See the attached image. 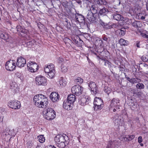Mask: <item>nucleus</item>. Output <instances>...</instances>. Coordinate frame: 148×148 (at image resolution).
Instances as JSON below:
<instances>
[{"label": "nucleus", "mask_w": 148, "mask_h": 148, "mask_svg": "<svg viewBox=\"0 0 148 148\" xmlns=\"http://www.w3.org/2000/svg\"><path fill=\"white\" fill-rule=\"evenodd\" d=\"M33 100L35 105L39 108H45L47 106L48 103L47 97L42 94L35 95L34 97Z\"/></svg>", "instance_id": "nucleus-1"}, {"label": "nucleus", "mask_w": 148, "mask_h": 148, "mask_svg": "<svg viewBox=\"0 0 148 148\" xmlns=\"http://www.w3.org/2000/svg\"><path fill=\"white\" fill-rule=\"evenodd\" d=\"M45 108L42 112L44 117L48 120L53 119L56 116L54 110L51 108Z\"/></svg>", "instance_id": "nucleus-2"}, {"label": "nucleus", "mask_w": 148, "mask_h": 148, "mask_svg": "<svg viewBox=\"0 0 148 148\" xmlns=\"http://www.w3.org/2000/svg\"><path fill=\"white\" fill-rule=\"evenodd\" d=\"M44 70L49 78L51 79L54 77L56 71L55 66L53 64H50L47 66H45Z\"/></svg>", "instance_id": "nucleus-3"}, {"label": "nucleus", "mask_w": 148, "mask_h": 148, "mask_svg": "<svg viewBox=\"0 0 148 148\" xmlns=\"http://www.w3.org/2000/svg\"><path fill=\"white\" fill-rule=\"evenodd\" d=\"M94 110H100L103 107V100L100 98L95 97L93 102Z\"/></svg>", "instance_id": "nucleus-4"}, {"label": "nucleus", "mask_w": 148, "mask_h": 148, "mask_svg": "<svg viewBox=\"0 0 148 148\" xmlns=\"http://www.w3.org/2000/svg\"><path fill=\"white\" fill-rule=\"evenodd\" d=\"M35 83L38 85L45 86L47 85V80L42 76H40L36 77L35 79Z\"/></svg>", "instance_id": "nucleus-5"}, {"label": "nucleus", "mask_w": 148, "mask_h": 148, "mask_svg": "<svg viewBox=\"0 0 148 148\" xmlns=\"http://www.w3.org/2000/svg\"><path fill=\"white\" fill-rule=\"evenodd\" d=\"M83 87L79 85H76L74 86L71 88V92L77 96L80 95L83 91Z\"/></svg>", "instance_id": "nucleus-6"}, {"label": "nucleus", "mask_w": 148, "mask_h": 148, "mask_svg": "<svg viewBox=\"0 0 148 148\" xmlns=\"http://www.w3.org/2000/svg\"><path fill=\"white\" fill-rule=\"evenodd\" d=\"M14 60H10L6 62L5 66L6 69L10 71H12L15 69L16 66Z\"/></svg>", "instance_id": "nucleus-7"}, {"label": "nucleus", "mask_w": 148, "mask_h": 148, "mask_svg": "<svg viewBox=\"0 0 148 148\" xmlns=\"http://www.w3.org/2000/svg\"><path fill=\"white\" fill-rule=\"evenodd\" d=\"M28 70L32 72H36L38 69V66L35 62L30 61L27 64Z\"/></svg>", "instance_id": "nucleus-8"}, {"label": "nucleus", "mask_w": 148, "mask_h": 148, "mask_svg": "<svg viewBox=\"0 0 148 148\" xmlns=\"http://www.w3.org/2000/svg\"><path fill=\"white\" fill-rule=\"evenodd\" d=\"M88 86L90 88L92 94H96L99 92L98 88L95 82H90L88 84Z\"/></svg>", "instance_id": "nucleus-9"}, {"label": "nucleus", "mask_w": 148, "mask_h": 148, "mask_svg": "<svg viewBox=\"0 0 148 148\" xmlns=\"http://www.w3.org/2000/svg\"><path fill=\"white\" fill-rule=\"evenodd\" d=\"M8 106L12 108L18 109L20 108V103L18 101H11L9 103Z\"/></svg>", "instance_id": "nucleus-10"}, {"label": "nucleus", "mask_w": 148, "mask_h": 148, "mask_svg": "<svg viewBox=\"0 0 148 148\" xmlns=\"http://www.w3.org/2000/svg\"><path fill=\"white\" fill-rule=\"evenodd\" d=\"M26 64V60L22 57H19L17 59L16 65L19 67H24Z\"/></svg>", "instance_id": "nucleus-11"}, {"label": "nucleus", "mask_w": 148, "mask_h": 148, "mask_svg": "<svg viewBox=\"0 0 148 148\" xmlns=\"http://www.w3.org/2000/svg\"><path fill=\"white\" fill-rule=\"evenodd\" d=\"M73 104L71 103L69 101L66 100L64 101L63 103L64 108L67 110H70L72 109Z\"/></svg>", "instance_id": "nucleus-12"}, {"label": "nucleus", "mask_w": 148, "mask_h": 148, "mask_svg": "<svg viewBox=\"0 0 148 148\" xmlns=\"http://www.w3.org/2000/svg\"><path fill=\"white\" fill-rule=\"evenodd\" d=\"M67 138V137L64 136L58 135L56 136L55 138V140L57 143L64 142L66 141L65 138Z\"/></svg>", "instance_id": "nucleus-13"}, {"label": "nucleus", "mask_w": 148, "mask_h": 148, "mask_svg": "<svg viewBox=\"0 0 148 148\" xmlns=\"http://www.w3.org/2000/svg\"><path fill=\"white\" fill-rule=\"evenodd\" d=\"M59 95L56 92H53L50 95V98L53 102L57 101L59 100Z\"/></svg>", "instance_id": "nucleus-14"}, {"label": "nucleus", "mask_w": 148, "mask_h": 148, "mask_svg": "<svg viewBox=\"0 0 148 148\" xmlns=\"http://www.w3.org/2000/svg\"><path fill=\"white\" fill-rule=\"evenodd\" d=\"M90 97L88 96H85V97L82 98L79 102L82 106H84L88 103V101L90 100Z\"/></svg>", "instance_id": "nucleus-15"}, {"label": "nucleus", "mask_w": 148, "mask_h": 148, "mask_svg": "<svg viewBox=\"0 0 148 148\" xmlns=\"http://www.w3.org/2000/svg\"><path fill=\"white\" fill-rule=\"evenodd\" d=\"M93 13L94 12H92L91 11H89L87 15V19L91 23L94 22L95 19Z\"/></svg>", "instance_id": "nucleus-16"}, {"label": "nucleus", "mask_w": 148, "mask_h": 148, "mask_svg": "<svg viewBox=\"0 0 148 148\" xmlns=\"http://www.w3.org/2000/svg\"><path fill=\"white\" fill-rule=\"evenodd\" d=\"M119 103V99L115 98L113 99L111 101L110 106L111 107H116L118 106L117 104Z\"/></svg>", "instance_id": "nucleus-17"}, {"label": "nucleus", "mask_w": 148, "mask_h": 148, "mask_svg": "<svg viewBox=\"0 0 148 148\" xmlns=\"http://www.w3.org/2000/svg\"><path fill=\"white\" fill-rule=\"evenodd\" d=\"M113 18L114 19L118 21H125L123 17L118 14H113Z\"/></svg>", "instance_id": "nucleus-18"}, {"label": "nucleus", "mask_w": 148, "mask_h": 148, "mask_svg": "<svg viewBox=\"0 0 148 148\" xmlns=\"http://www.w3.org/2000/svg\"><path fill=\"white\" fill-rule=\"evenodd\" d=\"M0 37L5 40H7L9 38V36L7 33L1 31H0Z\"/></svg>", "instance_id": "nucleus-19"}, {"label": "nucleus", "mask_w": 148, "mask_h": 148, "mask_svg": "<svg viewBox=\"0 0 148 148\" xmlns=\"http://www.w3.org/2000/svg\"><path fill=\"white\" fill-rule=\"evenodd\" d=\"M75 19L79 23H82L84 21L83 16L79 14H77L75 15Z\"/></svg>", "instance_id": "nucleus-20"}, {"label": "nucleus", "mask_w": 148, "mask_h": 148, "mask_svg": "<svg viewBox=\"0 0 148 148\" xmlns=\"http://www.w3.org/2000/svg\"><path fill=\"white\" fill-rule=\"evenodd\" d=\"M76 99V97L73 94L70 95L68 96L66 100L73 104Z\"/></svg>", "instance_id": "nucleus-21"}, {"label": "nucleus", "mask_w": 148, "mask_h": 148, "mask_svg": "<svg viewBox=\"0 0 148 148\" xmlns=\"http://www.w3.org/2000/svg\"><path fill=\"white\" fill-rule=\"evenodd\" d=\"M115 124L118 126L121 125L123 123V121L121 119V117H118V118L115 120Z\"/></svg>", "instance_id": "nucleus-22"}, {"label": "nucleus", "mask_w": 148, "mask_h": 148, "mask_svg": "<svg viewBox=\"0 0 148 148\" xmlns=\"http://www.w3.org/2000/svg\"><path fill=\"white\" fill-rule=\"evenodd\" d=\"M132 25L135 27H140L142 26V24L140 22L138 21H134L132 22Z\"/></svg>", "instance_id": "nucleus-23"}, {"label": "nucleus", "mask_w": 148, "mask_h": 148, "mask_svg": "<svg viewBox=\"0 0 148 148\" xmlns=\"http://www.w3.org/2000/svg\"><path fill=\"white\" fill-rule=\"evenodd\" d=\"M59 84L60 86L61 87L65 86L66 85V82L63 77H61L60 79Z\"/></svg>", "instance_id": "nucleus-24"}, {"label": "nucleus", "mask_w": 148, "mask_h": 148, "mask_svg": "<svg viewBox=\"0 0 148 148\" xmlns=\"http://www.w3.org/2000/svg\"><path fill=\"white\" fill-rule=\"evenodd\" d=\"M116 26L115 24H112V23H109L108 24H106L105 25L103 26V27L106 29H108L115 27Z\"/></svg>", "instance_id": "nucleus-25"}, {"label": "nucleus", "mask_w": 148, "mask_h": 148, "mask_svg": "<svg viewBox=\"0 0 148 148\" xmlns=\"http://www.w3.org/2000/svg\"><path fill=\"white\" fill-rule=\"evenodd\" d=\"M119 42L121 45H127L129 44L128 41L123 38H121L119 40Z\"/></svg>", "instance_id": "nucleus-26"}, {"label": "nucleus", "mask_w": 148, "mask_h": 148, "mask_svg": "<svg viewBox=\"0 0 148 148\" xmlns=\"http://www.w3.org/2000/svg\"><path fill=\"white\" fill-rule=\"evenodd\" d=\"M34 43L35 41L34 40H28V42H26V45L29 48H31Z\"/></svg>", "instance_id": "nucleus-27"}, {"label": "nucleus", "mask_w": 148, "mask_h": 148, "mask_svg": "<svg viewBox=\"0 0 148 148\" xmlns=\"http://www.w3.org/2000/svg\"><path fill=\"white\" fill-rule=\"evenodd\" d=\"M95 3L100 5H106V2L105 0H95Z\"/></svg>", "instance_id": "nucleus-28"}, {"label": "nucleus", "mask_w": 148, "mask_h": 148, "mask_svg": "<svg viewBox=\"0 0 148 148\" xmlns=\"http://www.w3.org/2000/svg\"><path fill=\"white\" fill-rule=\"evenodd\" d=\"M10 86V88L13 90L14 91H16V89L17 88V86L16 83L12 82V83H11Z\"/></svg>", "instance_id": "nucleus-29"}, {"label": "nucleus", "mask_w": 148, "mask_h": 148, "mask_svg": "<svg viewBox=\"0 0 148 148\" xmlns=\"http://www.w3.org/2000/svg\"><path fill=\"white\" fill-rule=\"evenodd\" d=\"M120 139L123 141H129L127 135H122L120 137Z\"/></svg>", "instance_id": "nucleus-30"}, {"label": "nucleus", "mask_w": 148, "mask_h": 148, "mask_svg": "<svg viewBox=\"0 0 148 148\" xmlns=\"http://www.w3.org/2000/svg\"><path fill=\"white\" fill-rule=\"evenodd\" d=\"M38 139L39 142L41 143H43L45 142V139L44 136L42 135H40L38 136Z\"/></svg>", "instance_id": "nucleus-31"}, {"label": "nucleus", "mask_w": 148, "mask_h": 148, "mask_svg": "<svg viewBox=\"0 0 148 148\" xmlns=\"http://www.w3.org/2000/svg\"><path fill=\"white\" fill-rule=\"evenodd\" d=\"M131 82V83L135 84L140 82V79L138 78H132Z\"/></svg>", "instance_id": "nucleus-32"}, {"label": "nucleus", "mask_w": 148, "mask_h": 148, "mask_svg": "<svg viewBox=\"0 0 148 148\" xmlns=\"http://www.w3.org/2000/svg\"><path fill=\"white\" fill-rule=\"evenodd\" d=\"M104 91L108 94L110 93L111 91V89L110 88L107 86H105L104 89Z\"/></svg>", "instance_id": "nucleus-33"}, {"label": "nucleus", "mask_w": 148, "mask_h": 148, "mask_svg": "<svg viewBox=\"0 0 148 148\" xmlns=\"http://www.w3.org/2000/svg\"><path fill=\"white\" fill-rule=\"evenodd\" d=\"M144 87V85L142 83H138L136 85V88L139 89H143Z\"/></svg>", "instance_id": "nucleus-34"}, {"label": "nucleus", "mask_w": 148, "mask_h": 148, "mask_svg": "<svg viewBox=\"0 0 148 148\" xmlns=\"http://www.w3.org/2000/svg\"><path fill=\"white\" fill-rule=\"evenodd\" d=\"M8 130V129H6L2 133V136L3 137H5L4 136H6L7 135L12 134L11 133H10L8 132H7V131Z\"/></svg>", "instance_id": "nucleus-35"}, {"label": "nucleus", "mask_w": 148, "mask_h": 148, "mask_svg": "<svg viewBox=\"0 0 148 148\" xmlns=\"http://www.w3.org/2000/svg\"><path fill=\"white\" fill-rule=\"evenodd\" d=\"M75 81L77 84H81L83 82V79L79 77H77V78L75 79Z\"/></svg>", "instance_id": "nucleus-36"}, {"label": "nucleus", "mask_w": 148, "mask_h": 148, "mask_svg": "<svg viewBox=\"0 0 148 148\" xmlns=\"http://www.w3.org/2000/svg\"><path fill=\"white\" fill-rule=\"evenodd\" d=\"M67 70L68 69L66 66L62 65L61 70L62 72L64 73H66L67 71Z\"/></svg>", "instance_id": "nucleus-37"}, {"label": "nucleus", "mask_w": 148, "mask_h": 148, "mask_svg": "<svg viewBox=\"0 0 148 148\" xmlns=\"http://www.w3.org/2000/svg\"><path fill=\"white\" fill-rule=\"evenodd\" d=\"M127 136L129 141L132 140L135 137V136L134 135H127Z\"/></svg>", "instance_id": "nucleus-38"}, {"label": "nucleus", "mask_w": 148, "mask_h": 148, "mask_svg": "<svg viewBox=\"0 0 148 148\" xmlns=\"http://www.w3.org/2000/svg\"><path fill=\"white\" fill-rule=\"evenodd\" d=\"M142 60L144 62H147L148 60V57L145 56H143L142 57Z\"/></svg>", "instance_id": "nucleus-39"}, {"label": "nucleus", "mask_w": 148, "mask_h": 148, "mask_svg": "<svg viewBox=\"0 0 148 148\" xmlns=\"http://www.w3.org/2000/svg\"><path fill=\"white\" fill-rule=\"evenodd\" d=\"M104 61H105L104 65L105 66H108L109 67V66H110L111 63L110 62L107 60H104Z\"/></svg>", "instance_id": "nucleus-40"}, {"label": "nucleus", "mask_w": 148, "mask_h": 148, "mask_svg": "<svg viewBox=\"0 0 148 148\" xmlns=\"http://www.w3.org/2000/svg\"><path fill=\"white\" fill-rule=\"evenodd\" d=\"M118 31L119 32V34L121 35H124L125 34V32L122 29H119Z\"/></svg>", "instance_id": "nucleus-41"}, {"label": "nucleus", "mask_w": 148, "mask_h": 148, "mask_svg": "<svg viewBox=\"0 0 148 148\" xmlns=\"http://www.w3.org/2000/svg\"><path fill=\"white\" fill-rule=\"evenodd\" d=\"M23 28L20 26H17V30L18 32H21Z\"/></svg>", "instance_id": "nucleus-42"}, {"label": "nucleus", "mask_w": 148, "mask_h": 148, "mask_svg": "<svg viewBox=\"0 0 148 148\" xmlns=\"http://www.w3.org/2000/svg\"><path fill=\"white\" fill-rule=\"evenodd\" d=\"M32 143L31 141H29L27 143V147L29 148H31L32 146Z\"/></svg>", "instance_id": "nucleus-43"}, {"label": "nucleus", "mask_w": 148, "mask_h": 148, "mask_svg": "<svg viewBox=\"0 0 148 148\" xmlns=\"http://www.w3.org/2000/svg\"><path fill=\"white\" fill-rule=\"evenodd\" d=\"M75 43L77 44L79 46H80L81 45H80L81 44V43H82V42H83V41L82 40H79V42H78L77 41H75Z\"/></svg>", "instance_id": "nucleus-44"}, {"label": "nucleus", "mask_w": 148, "mask_h": 148, "mask_svg": "<svg viewBox=\"0 0 148 148\" xmlns=\"http://www.w3.org/2000/svg\"><path fill=\"white\" fill-rule=\"evenodd\" d=\"M143 139L142 137L141 136H139L138 138V142L139 143H140L142 142Z\"/></svg>", "instance_id": "nucleus-45"}, {"label": "nucleus", "mask_w": 148, "mask_h": 148, "mask_svg": "<svg viewBox=\"0 0 148 148\" xmlns=\"http://www.w3.org/2000/svg\"><path fill=\"white\" fill-rule=\"evenodd\" d=\"M58 59V60L59 62H62L64 61L63 59L62 58L59 57Z\"/></svg>", "instance_id": "nucleus-46"}, {"label": "nucleus", "mask_w": 148, "mask_h": 148, "mask_svg": "<svg viewBox=\"0 0 148 148\" xmlns=\"http://www.w3.org/2000/svg\"><path fill=\"white\" fill-rule=\"evenodd\" d=\"M27 30L23 28L21 32L23 33H26L27 32Z\"/></svg>", "instance_id": "nucleus-47"}, {"label": "nucleus", "mask_w": 148, "mask_h": 148, "mask_svg": "<svg viewBox=\"0 0 148 148\" xmlns=\"http://www.w3.org/2000/svg\"><path fill=\"white\" fill-rule=\"evenodd\" d=\"M97 10H88L89 11H91L92 12H93L94 13H93V14L94 15V14H95L97 12Z\"/></svg>", "instance_id": "nucleus-48"}, {"label": "nucleus", "mask_w": 148, "mask_h": 148, "mask_svg": "<svg viewBox=\"0 0 148 148\" xmlns=\"http://www.w3.org/2000/svg\"><path fill=\"white\" fill-rule=\"evenodd\" d=\"M100 23L103 27V26H104L106 24L102 21L100 20Z\"/></svg>", "instance_id": "nucleus-49"}, {"label": "nucleus", "mask_w": 148, "mask_h": 148, "mask_svg": "<svg viewBox=\"0 0 148 148\" xmlns=\"http://www.w3.org/2000/svg\"><path fill=\"white\" fill-rule=\"evenodd\" d=\"M141 36L144 38H145L146 34L143 33H141Z\"/></svg>", "instance_id": "nucleus-50"}, {"label": "nucleus", "mask_w": 148, "mask_h": 148, "mask_svg": "<svg viewBox=\"0 0 148 148\" xmlns=\"http://www.w3.org/2000/svg\"><path fill=\"white\" fill-rule=\"evenodd\" d=\"M4 109L2 108H0V112L2 113V112H4Z\"/></svg>", "instance_id": "nucleus-51"}, {"label": "nucleus", "mask_w": 148, "mask_h": 148, "mask_svg": "<svg viewBox=\"0 0 148 148\" xmlns=\"http://www.w3.org/2000/svg\"><path fill=\"white\" fill-rule=\"evenodd\" d=\"M76 1L79 4H81L82 3V1L80 0H76Z\"/></svg>", "instance_id": "nucleus-52"}, {"label": "nucleus", "mask_w": 148, "mask_h": 148, "mask_svg": "<svg viewBox=\"0 0 148 148\" xmlns=\"http://www.w3.org/2000/svg\"><path fill=\"white\" fill-rule=\"evenodd\" d=\"M127 80L130 82L131 83V82H132V78L130 79L129 77H127Z\"/></svg>", "instance_id": "nucleus-53"}, {"label": "nucleus", "mask_w": 148, "mask_h": 148, "mask_svg": "<svg viewBox=\"0 0 148 148\" xmlns=\"http://www.w3.org/2000/svg\"><path fill=\"white\" fill-rule=\"evenodd\" d=\"M103 39L104 40L106 41H107L108 40L107 38L105 36H104L103 37Z\"/></svg>", "instance_id": "nucleus-54"}, {"label": "nucleus", "mask_w": 148, "mask_h": 148, "mask_svg": "<svg viewBox=\"0 0 148 148\" xmlns=\"http://www.w3.org/2000/svg\"><path fill=\"white\" fill-rule=\"evenodd\" d=\"M49 147L50 148H56L54 145L52 146L51 145H49Z\"/></svg>", "instance_id": "nucleus-55"}, {"label": "nucleus", "mask_w": 148, "mask_h": 148, "mask_svg": "<svg viewBox=\"0 0 148 148\" xmlns=\"http://www.w3.org/2000/svg\"><path fill=\"white\" fill-rule=\"evenodd\" d=\"M103 10H104V11H106V10H100V11H99V12L100 13H101L102 12H104L105 11H103Z\"/></svg>", "instance_id": "nucleus-56"}, {"label": "nucleus", "mask_w": 148, "mask_h": 148, "mask_svg": "<svg viewBox=\"0 0 148 148\" xmlns=\"http://www.w3.org/2000/svg\"><path fill=\"white\" fill-rule=\"evenodd\" d=\"M140 18L142 20H144L145 19V17L144 16H142Z\"/></svg>", "instance_id": "nucleus-57"}, {"label": "nucleus", "mask_w": 148, "mask_h": 148, "mask_svg": "<svg viewBox=\"0 0 148 148\" xmlns=\"http://www.w3.org/2000/svg\"><path fill=\"white\" fill-rule=\"evenodd\" d=\"M65 40H66L67 41H68V42H69V41H71V40H70V39L69 38H65Z\"/></svg>", "instance_id": "nucleus-58"}, {"label": "nucleus", "mask_w": 148, "mask_h": 148, "mask_svg": "<svg viewBox=\"0 0 148 148\" xmlns=\"http://www.w3.org/2000/svg\"><path fill=\"white\" fill-rule=\"evenodd\" d=\"M99 42L101 43L100 45H101V43H102V41L101 40H99Z\"/></svg>", "instance_id": "nucleus-59"}, {"label": "nucleus", "mask_w": 148, "mask_h": 148, "mask_svg": "<svg viewBox=\"0 0 148 148\" xmlns=\"http://www.w3.org/2000/svg\"><path fill=\"white\" fill-rule=\"evenodd\" d=\"M145 38H148V33L147 34H146Z\"/></svg>", "instance_id": "nucleus-60"}, {"label": "nucleus", "mask_w": 148, "mask_h": 148, "mask_svg": "<svg viewBox=\"0 0 148 148\" xmlns=\"http://www.w3.org/2000/svg\"><path fill=\"white\" fill-rule=\"evenodd\" d=\"M77 138H78V140H79V142H80V138L79 137H78Z\"/></svg>", "instance_id": "nucleus-61"}, {"label": "nucleus", "mask_w": 148, "mask_h": 148, "mask_svg": "<svg viewBox=\"0 0 148 148\" xmlns=\"http://www.w3.org/2000/svg\"><path fill=\"white\" fill-rule=\"evenodd\" d=\"M36 148H42L41 147H39L38 146L36 147Z\"/></svg>", "instance_id": "nucleus-62"}, {"label": "nucleus", "mask_w": 148, "mask_h": 148, "mask_svg": "<svg viewBox=\"0 0 148 148\" xmlns=\"http://www.w3.org/2000/svg\"><path fill=\"white\" fill-rule=\"evenodd\" d=\"M140 145L141 146H143V143H140Z\"/></svg>", "instance_id": "nucleus-63"}, {"label": "nucleus", "mask_w": 148, "mask_h": 148, "mask_svg": "<svg viewBox=\"0 0 148 148\" xmlns=\"http://www.w3.org/2000/svg\"><path fill=\"white\" fill-rule=\"evenodd\" d=\"M146 7H147V9H148V4H147L146 5Z\"/></svg>", "instance_id": "nucleus-64"}]
</instances>
